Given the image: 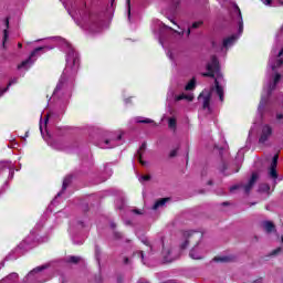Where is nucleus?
Returning <instances> with one entry per match:
<instances>
[{
  "instance_id": "nucleus-27",
  "label": "nucleus",
  "mask_w": 283,
  "mask_h": 283,
  "mask_svg": "<svg viewBox=\"0 0 283 283\" xmlns=\"http://www.w3.org/2000/svg\"><path fill=\"white\" fill-rule=\"evenodd\" d=\"M128 6V19L132 17V0H126Z\"/></svg>"
},
{
  "instance_id": "nucleus-16",
  "label": "nucleus",
  "mask_w": 283,
  "mask_h": 283,
  "mask_svg": "<svg viewBox=\"0 0 283 283\" xmlns=\"http://www.w3.org/2000/svg\"><path fill=\"white\" fill-rule=\"evenodd\" d=\"M233 258L231 256H214L213 259L214 262H222V263L231 262Z\"/></svg>"
},
{
  "instance_id": "nucleus-47",
  "label": "nucleus",
  "mask_w": 283,
  "mask_h": 283,
  "mask_svg": "<svg viewBox=\"0 0 283 283\" xmlns=\"http://www.w3.org/2000/svg\"><path fill=\"white\" fill-rule=\"evenodd\" d=\"M283 55V48L281 49V51L279 52L277 56H282Z\"/></svg>"
},
{
  "instance_id": "nucleus-42",
  "label": "nucleus",
  "mask_w": 283,
  "mask_h": 283,
  "mask_svg": "<svg viewBox=\"0 0 283 283\" xmlns=\"http://www.w3.org/2000/svg\"><path fill=\"white\" fill-rule=\"evenodd\" d=\"M124 264H129V258L127 256L124 258Z\"/></svg>"
},
{
  "instance_id": "nucleus-21",
  "label": "nucleus",
  "mask_w": 283,
  "mask_h": 283,
  "mask_svg": "<svg viewBox=\"0 0 283 283\" xmlns=\"http://www.w3.org/2000/svg\"><path fill=\"white\" fill-rule=\"evenodd\" d=\"M12 83H17V81H10L7 85V87H4L3 90L0 88V96H3V94H6V92H8V90H10V87L12 86Z\"/></svg>"
},
{
  "instance_id": "nucleus-3",
  "label": "nucleus",
  "mask_w": 283,
  "mask_h": 283,
  "mask_svg": "<svg viewBox=\"0 0 283 283\" xmlns=\"http://www.w3.org/2000/svg\"><path fill=\"white\" fill-rule=\"evenodd\" d=\"M271 136H273V127L269 124H264L261 127L259 144L260 145H265L270 140Z\"/></svg>"
},
{
  "instance_id": "nucleus-32",
  "label": "nucleus",
  "mask_w": 283,
  "mask_h": 283,
  "mask_svg": "<svg viewBox=\"0 0 283 283\" xmlns=\"http://www.w3.org/2000/svg\"><path fill=\"white\" fill-rule=\"evenodd\" d=\"M240 187H244V186L234 185V186L230 187V191H231V193H233V191H235V190L240 189Z\"/></svg>"
},
{
  "instance_id": "nucleus-39",
  "label": "nucleus",
  "mask_w": 283,
  "mask_h": 283,
  "mask_svg": "<svg viewBox=\"0 0 283 283\" xmlns=\"http://www.w3.org/2000/svg\"><path fill=\"white\" fill-rule=\"evenodd\" d=\"M137 253H138V255H140L142 260H145V252L139 251V252H137Z\"/></svg>"
},
{
  "instance_id": "nucleus-58",
  "label": "nucleus",
  "mask_w": 283,
  "mask_h": 283,
  "mask_svg": "<svg viewBox=\"0 0 283 283\" xmlns=\"http://www.w3.org/2000/svg\"><path fill=\"white\" fill-rule=\"evenodd\" d=\"M281 241L283 242V235L281 237Z\"/></svg>"
},
{
  "instance_id": "nucleus-53",
  "label": "nucleus",
  "mask_w": 283,
  "mask_h": 283,
  "mask_svg": "<svg viewBox=\"0 0 283 283\" xmlns=\"http://www.w3.org/2000/svg\"><path fill=\"white\" fill-rule=\"evenodd\" d=\"M208 185H209V186L213 185V180H209V181H208Z\"/></svg>"
},
{
  "instance_id": "nucleus-54",
  "label": "nucleus",
  "mask_w": 283,
  "mask_h": 283,
  "mask_svg": "<svg viewBox=\"0 0 283 283\" xmlns=\"http://www.w3.org/2000/svg\"><path fill=\"white\" fill-rule=\"evenodd\" d=\"M187 34H188V35L191 34V29H188Z\"/></svg>"
},
{
  "instance_id": "nucleus-31",
  "label": "nucleus",
  "mask_w": 283,
  "mask_h": 283,
  "mask_svg": "<svg viewBox=\"0 0 283 283\" xmlns=\"http://www.w3.org/2000/svg\"><path fill=\"white\" fill-rule=\"evenodd\" d=\"M202 21H197V22H193L192 23V28L196 30V29H198L200 25H202Z\"/></svg>"
},
{
  "instance_id": "nucleus-20",
  "label": "nucleus",
  "mask_w": 283,
  "mask_h": 283,
  "mask_svg": "<svg viewBox=\"0 0 283 283\" xmlns=\"http://www.w3.org/2000/svg\"><path fill=\"white\" fill-rule=\"evenodd\" d=\"M67 262H69L70 264H78V262H81V258H80V256H70V258L67 259Z\"/></svg>"
},
{
  "instance_id": "nucleus-56",
  "label": "nucleus",
  "mask_w": 283,
  "mask_h": 283,
  "mask_svg": "<svg viewBox=\"0 0 283 283\" xmlns=\"http://www.w3.org/2000/svg\"><path fill=\"white\" fill-rule=\"evenodd\" d=\"M265 188L268 189V191H269V189H271V187H269V185H265Z\"/></svg>"
},
{
  "instance_id": "nucleus-4",
  "label": "nucleus",
  "mask_w": 283,
  "mask_h": 283,
  "mask_svg": "<svg viewBox=\"0 0 283 283\" xmlns=\"http://www.w3.org/2000/svg\"><path fill=\"white\" fill-rule=\"evenodd\" d=\"M42 50H43V46H38V48H35V49L31 52L30 56H29L27 60L22 61V62L18 65V70H22V67H25L27 65H33V64H34V60H32V59H34V56H36V55L39 54V52H41Z\"/></svg>"
},
{
  "instance_id": "nucleus-28",
  "label": "nucleus",
  "mask_w": 283,
  "mask_h": 283,
  "mask_svg": "<svg viewBox=\"0 0 283 283\" xmlns=\"http://www.w3.org/2000/svg\"><path fill=\"white\" fill-rule=\"evenodd\" d=\"M244 31V22H242V20L239 22V34H242V32Z\"/></svg>"
},
{
  "instance_id": "nucleus-50",
  "label": "nucleus",
  "mask_w": 283,
  "mask_h": 283,
  "mask_svg": "<svg viewBox=\"0 0 283 283\" xmlns=\"http://www.w3.org/2000/svg\"><path fill=\"white\" fill-rule=\"evenodd\" d=\"M59 90H61V86H60V85H57V86L55 87V91H54V92H59Z\"/></svg>"
},
{
  "instance_id": "nucleus-2",
  "label": "nucleus",
  "mask_w": 283,
  "mask_h": 283,
  "mask_svg": "<svg viewBox=\"0 0 283 283\" xmlns=\"http://www.w3.org/2000/svg\"><path fill=\"white\" fill-rule=\"evenodd\" d=\"M207 71L206 73H202V76L209 77V78H216V74L220 72V61H218V56L212 55L210 63L206 66Z\"/></svg>"
},
{
  "instance_id": "nucleus-9",
  "label": "nucleus",
  "mask_w": 283,
  "mask_h": 283,
  "mask_svg": "<svg viewBox=\"0 0 283 283\" xmlns=\"http://www.w3.org/2000/svg\"><path fill=\"white\" fill-rule=\"evenodd\" d=\"M6 27L7 29L3 30V38H2V48L3 50H8V46L6 43H8V39L10 36V33L8 32V29L10 28V19H6Z\"/></svg>"
},
{
  "instance_id": "nucleus-26",
  "label": "nucleus",
  "mask_w": 283,
  "mask_h": 283,
  "mask_svg": "<svg viewBox=\"0 0 283 283\" xmlns=\"http://www.w3.org/2000/svg\"><path fill=\"white\" fill-rule=\"evenodd\" d=\"M81 63V60L78 59V56H74L73 57V67H78Z\"/></svg>"
},
{
  "instance_id": "nucleus-35",
  "label": "nucleus",
  "mask_w": 283,
  "mask_h": 283,
  "mask_svg": "<svg viewBox=\"0 0 283 283\" xmlns=\"http://www.w3.org/2000/svg\"><path fill=\"white\" fill-rule=\"evenodd\" d=\"M114 238H115L116 240H120V238H123V233H120V232H114Z\"/></svg>"
},
{
  "instance_id": "nucleus-33",
  "label": "nucleus",
  "mask_w": 283,
  "mask_h": 283,
  "mask_svg": "<svg viewBox=\"0 0 283 283\" xmlns=\"http://www.w3.org/2000/svg\"><path fill=\"white\" fill-rule=\"evenodd\" d=\"M142 242H143V244H145V247H149L150 251H151V243L149 242V240L144 239V240H142Z\"/></svg>"
},
{
  "instance_id": "nucleus-57",
  "label": "nucleus",
  "mask_w": 283,
  "mask_h": 283,
  "mask_svg": "<svg viewBox=\"0 0 283 283\" xmlns=\"http://www.w3.org/2000/svg\"><path fill=\"white\" fill-rule=\"evenodd\" d=\"M114 1H116V0H111L112 6H114Z\"/></svg>"
},
{
  "instance_id": "nucleus-19",
  "label": "nucleus",
  "mask_w": 283,
  "mask_h": 283,
  "mask_svg": "<svg viewBox=\"0 0 283 283\" xmlns=\"http://www.w3.org/2000/svg\"><path fill=\"white\" fill-rule=\"evenodd\" d=\"M276 87H277V84H275V83L269 85V87H268V98H270V96L273 94V92Z\"/></svg>"
},
{
  "instance_id": "nucleus-1",
  "label": "nucleus",
  "mask_w": 283,
  "mask_h": 283,
  "mask_svg": "<svg viewBox=\"0 0 283 283\" xmlns=\"http://www.w3.org/2000/svg\"><path fill=\"white\" fill-rule=\"evenodd\" d=\"M184 237L186 238L185 241L180 244L181 251H185L189 244H192V249L189 252V256L191 260H202V256L196 253V247L200 244V241L202 240V232L198 231H186L184 233Z\"/></svg>"
},
{
  "instance_id": "nucleus-24",
  "label": "nucleus",
  "mask_w": 283,
  "mask_h": 283,
  "mask_svg": "<svg viewBox=\"0 0 283 283\" xmlns=\"http://www.w3.org/2000/svg\"><path fill=\"white\" fill-rule=\"evenodd\" d=\"M280 81H282V75L280 73H276L273 83L277 85Z\"/></svg>"
},
{
  "instance_id": "nucleus-17",
  "label": "nucleus",
  "mask_w": 283,
  "mask_h": 283,
  "mask_svg": "<svg viewBox=\"0 0 283 283\" xmlns=\"http://www.w3.org/2000/svg\"><path fill=\"white\" fill-rule=\"evenodd\" d=\"M70 185H72V177H65L63 180V185H62V191H65L67 189V187H70Z\"/></svg>"
},
{
  "instance_id": "nucleus-46",
  "label": "nucleus",
  "mask_w": 283,
  "mask_h": 283,
  "mask_svg": "<svg viewBox=\"0 0 283 283\" xmlns=\"http://www.w3.org/2000/svg\"><path fill=\"white\" fill-rule=\"evenodd\" d=\"M111 229H116V223H111Z\"/></svg>"
},
{
  "instance_id": "nucleus-41",
  "label": "nucleus",
  "mask_w": 283,
  "mask_h": 283,
  "mask_svg": "<svg viewBox=\"0 0 283 283\" xmlns=\"http://www.w3.org/2000/svg\"><path fill=\"white\" fill-rule=\"evenodd\" d=\"M50 120V115H46L45 118H44V123L45 125H48V122Z\"/></svg>"
},
{
  "instance_id": "nucleus-55",
  "label": "nucleus",
  "mask_w": 283,
  "mask_h": 283,
  "mask_svg": "<svg viewBox=\"0 0 283 283\" xmlns=\"http://www.w3.org/2000/svg\"><path fill=\"white\" fill-rule=\"evenodd\" d=\"M105 145H109V139H106V140H105Z\"/></svg>"
},
{
  "instance_id": "nucleus-13",
  "label": "nucleus",
  "mask_w": 283,
  "mask_h": 283,
  "mask_svg": "<svg viewBox=\"0 0 283 283\" xmlns=\"http://www.w3.org/2000/svg\"><path fill=\"white\" fill-rule=\"evenodd\" d=\"M170 198H161L158 199L155 205L153 206V209H159V207H165V205H167V202H169Z\"/></svg>"
},
{
  "instance_id": "nucleus-25",
  "label": "nucleus",
  "mask_w": 283,
  "mask_h": 283,
  "mask_svg": "<svg viewBox=\"0 0 283 283\" xmlns=\"http://www.w3.org/2000/svg\"><path fill=\"white\" fill-rule=\"evenodd\" d=\"M137 123H143L145 125H149V124L154 123V120L149 119V118H145V119H137Z\"/></svg>"
},
{
  "instance_id": "nucleus-34",
  "label": "nucleus",
  "mask_w": 283,
  "mask_h": 283,
  "mask_svg": "<svg viewBox=\"0 0 283 283\" xmlns=\"http://www.w3.org/2000/svg\"><path fill=\"white\" fill-rule=\"evenodd\" d=\"M142 180L147 182V181L151 180V176L150 175H144V176H142Z\"/></svg>"
},
{
  "instance_id": "nucleus-37",
  "label": "nucleus",
  "mask_w": 283,
  "mask_h": 283,
  "mask_svg": "<svg viewBox=\"0 0 283 283\" xmlns=\"http://www.w3.org/2000/svg\"><path fill=\"white\" fill-rule=\"evenodd\" d=\"M264 105H266V99H264V97H262L261 102H260V107H264Z\"/></svg>"
},
{
  "instance_id": "nucleus-36",
  "label": "nucleus",
  "mask_w": 283,
  "mask_h": 283,
  "mask_svg": "<svg viewBox=\"0 0 283 283\" xmlns=\"http://www.w3.org/2000/svg\"><path fill=\"white\" fill-rule=\"evenodd\" d=\"M282 65H283V59L281 57L276 60V67H282Z\"/></svg>"
},
{
  "instance_id": "nucleus-15",
  "label": "nucleus",
  "mask_w": 283,
  "mask_h": 283,
  "mask_svg": "<svg viewBox=\"0 0 283 283\" xmlns=\"http://www.w3.org/2000/svg\"><path fill=\"white\" fill-rule=\"evenodd\" d=\"M210 105H211V94H208L203 97L202 107L203 109H210Z\"/></svg>"
},
{
  "instance_id": "nucleus-49",
  "label": "nucleus",
  "mask_w": 283,
  "mask_h": 283,
  "mask_svg": "<svg viewBox=\"0 0 283 283\" xmlns=\"http://www.w3.org/2000/svg\"><path fill=\"white\" fill-rule=\"evenodd\" d=\"M18 48L21 49L23 48V44L21 42L18 43Z\"/></svg>"
},
{
  "instance_id": "nucleus-12",
  "label": "nucleus",
  "mask_w": 283,
  "mask_h": 283,
  "mask_svg": "<svg viewBox=\"0 0 283 283\" xmlns=\"http://www.w3.org/2000/svg\"><path fill=\"white\" fill-rule=\"evenodd\" d=\"M238 40V36L230 35L223 40V48H229V45H233L235 41Z\"/></svg>"
},
{
  "instance_id": "nucleus-51",
  "label": "nucleus",
  "mask_w": 283,
  "mask_h": 283,
  "mask_svg": "<svg viewBox=\"0 0 283 283\" xmlns=\"http://www.w3.org/2000/svg\"><path fill=\"white\" fill-rule=\"evenodd\" d=\"M122 139H123V135H118L117 140H122Z\"/></svg>"
},
{
  "instance_id": "nucleus-59",
  "label": "nucleus",
  "mask_w": 283,
  "mask_h": 283,
  "mask_svg": "<svg viewBox=\"0 0 283 283\" xmlns=\"http://www.w3.org/2000/svg\"><path fill=\"white\" fill-rule=\"evenodd\" d=\"M201 193H205V190H201Z\"/></svg>"
},
{
  "instance_id": "nucleus-23",
  "label": "nucleus",
  "mask_w": 283,
  "mask_h": 283,
  "mask_svg": "<svg viewBox=\"0 0 283 283\" xmlns=\"http://www.w3.org/2000/svg\"><path fill=\"white\" fill-rule=\"evenodd\" d=\"M45 269H48V266H45V265L38 266V268L33 269L32 273H41V271H45Z\"/></svg>"
},
{
  "instance_id": "nucleus-48",
  "label": "nucleus",
  "mask_w": 283,
  "mask_h": 283,
  "mask_svg": "<svg viewBox=\"0 0 283 283\" xmlns=\"http://www.w3.org/2000/svg\"><path fill=\"white\" fill-rule=\"evenodd\" d=\"M222 207H229V202H227V201L223 202V203H222Z\"/></svg>"
},
{
  "instance_id": "nucleus-45",
  "label": "nucleus",
  "mask_w": 283,
  "mask_h": 283,
  "mask_svg": "<svg viewBox=\"0 0 283 283\" xmlns=\"http://www.w3.org/2000/svg\"><path fill=\"white\" fill-rule=\"evenodd\" d=\"M252 283H262V277L256 279L255 281H253Z\"/></svg>"
},
{
  "instance_id": "nucleus-40",
  "label": "nucleus",
  "mask_w": 283,
  "mask_h": 283,
  "mask_svg": "<svg viewBox=\"0 0 283 283\" xmlns=\"http://www.w3.org/2000/svg\"><path fill=\"white\" fill-rule=\"evenodd\" d=\"M271 3H273V0H265L264 1V6H271Z\"/></svg>"
},
{
  "instance_id": "nucleus-7",
  "label": "nucleus",
  "mask_w": 283,
  "mask_h": 283,
  "mask_svg": "<svg viewBox=\"0 0 283 283\" xmlns=\"http://www.w3.org/2000/svg\"><path fill=\"white\" fill-rule=\"evenodd\" d=\"M258 178H260L258 172H252L249 182L243 186L245 193H250V191H251V189H253V186L255 185V182H258Z\"/></svg>"
},
{
  "instance_id": "nucleus-44",
  "label": "nucleus",
  "mask_w": 283,
  "mask_h": 283,
  "mask_svg": "<svg viewBox=\"0 0 283 283\" xmlns=\"http://www.w3.org/2000/svg\"><path fill=\"white\" fill-rule=\"evenodd\" d=\"M134 211V213H136L137 216H140V213H143V212H140V210H138V209H135V210H133Z\"/></svg>"
},
{
  "instance_id": "nucleus-14",
  "label": "nucleus",
  "mask_w": 283,
  "mask_h": 283,
  "mask_svg": "<svg viewBox=\"0 0 283 283\" xmlns=\"http://www.w3.org/2000/svg\"><path fill=\"white\" fill-rule=\"evenodd\" d=\"M186 92H191L192 90H196V77H192L188 84L185 86Z\"/></svg>"
},
{
  "instance_id": "nucleus-11",
  "label": "nucleus",
  "mask_w": 283,
  "mask_h": 283,
  "mask_svg": "<svg viewBox=\"0 0 283 283\" xmlns=\"http://www.w3.org/2000/svg\"><path fill=\"white\" fill-rule=\"evenodd\" d=\"M263 229L266 233H273L275 231V223L273 221H263Z\"/></svg>"
},
{
  "instance_id": "nucleus-10",
  "label": "nucleus",
  "mask_w": 283,
  "mask_h": 283,
  "mask_svg": "<svg viewBox=\"0 0 283 283\" xmlns=\"http://www.w3.org/2000/svg\"><path fill=\"white\" fill-rule=\"evenodd\" d=\"M214 87H216V93L219 96V101H221V103H224V88L220 86V82H218V80H214Z\"/></svg>"
},
{
  "instance_id": "nucleus-18",
  "label": "nucleus",
  "mask_w": 283,
  "mask_h": 283,
  "mask_svg": "<svg viewBox=\"0 0 283 283\" xmlns=\"http://www.w3.org/2000/svg\"><path fill=\"white\" fill-rule=\"evenodd\" d=\"M176 101H193V95L181 94L176 97Z\"/></svg>"
},
{
  "instance_id": "nucleus-6",
  "label": "nucleus",
  "mask_w": 283,
  "mask_h": 283,
  "mask_svg": "<svg viewBox=\"0 0 283 283\" xmlns=\"http://www.w3.org/2000/svg\"><path fill=\"white\" fill-rule=\"evenodd\" d=\"M161 255H163L164 264H170V262H174V260H176V258H174V255H171V249L165 248L164 242H163Z\"/></svg>"
},
{
  "instance_id": "nucleus-43",
  "label": "nucleus",
  "mask_w": 283,
  "mask_h": 283,
  "mask_svg": "<svg viewBox=\"0 0 283 283\" xmlns=\"http://www.w3.org/2000/svg\"><path fill=\"white\" fill-rule=\"evenodd\" d=\"M276 118H277V120H282L283 114H277V115H276Z\"/></svg>"
},
{
  "instance_id": "nucleus-38",
  "label": "nucleus",
  "mask_w": 283,
  "mask_h": 283,
  "mask_svg": "<svg viewBox=\"0 0 283 283\" xmlns=\"http://www.w3.org/2000/svg\"><path fill=\"white\" fill-rule=\"evenodd\" d=\"M235 10L239 12L240 19H242V11H240V7L235 6Z\"/></svg>"
},
{
  "instance_id": "nucleus-8",
  "label": "nucleus",
  "mask_w": 283,
  "mask_h": 283,
  "mask_svg": "<svg viewBox=\"0 0 283 283\" xmlns=\"http://www.w3.org/2000/svg\"><path fill=\"white\" fill-rule=\"evenodd\" d=\"M145 151H147V142H144L139 147V149L137 150V159H138V163L143 165V167L147 165V161L143 160V154H145Z\"/></svg>"
},
{
  "instance_id": "nucleus-5",
  "label": "nucleus",
  "mask_w": 283,
  "mask_h": 283,
  "mask_svg": "<svg viewBox=\"0 0 283 283\" xmlns=\"http://www.w3.org/2000/svg\"><path fill=\"white\" fill-rule=\"evenodd\" d=\"M280 159V155L276 154L272 158V163L270 166L269 176L270 178H273L274 180L277 179V160Z\"/></svg>"
},
{
  "instance_id": "nucleus-30",
  "label": "nucleus",
  "mask_w": 283,
  "mask_h": 283,
  "mask_svg": "<svg viewBox=\"0 0 283 283\" xmlns=\"http://www.w3.org/2000/svg\"><path fill=\"white\" fill-rule=\"evenodd\" d=\"M280 253H282V248H276L275 250H273V251L271 252V255H277V254H280Z\"/></svg>"
},
{
  "instance_id": "nucleus-60",
  "label": "nucleus",
  "mask_w": 283,
  "mask_h": 283,
  "mask_svg": "<svg viewBox=\"0 0 283 283\" xmlns=\"http://www.w3.org/2000/svg\"><path fill=\"white\" fill-rule=\"evenodd\" d=\"M25 137H28V133H25Z\"/></svg>"
},
{
  "instance_id": "nucleus-29",
  "label": "nucleus",
  "mask_w": 283,
  "mask_h": 283,
  "mask_svg": "<svg viewBox=\"0 0 283 283\" xmlns=\"http://www.w3.org/2000/svg\"><path fill=\"white\" fill-rule=\"evenodd\" d=\"M178 156V149H172L169 154V158H176Z\"/></svg>"
},
{
  "instance_id": "nucleus-52",
  "label": "nucleus",
  "mask_w": 283,
  "mask_h": 283,
  "mask_svg": "<svg viewBox=\"0 0 283 283\" xmlns=\"http://www.w3.org/2000/svg\"><path fill=\"white\" fill-rule=\"evenodd\" d=\"M189 164V153H187V165Z\"/></svg>"
},
{
  "instance_id": "nucleus-22",
  "label": "nucleus",
  "mask_w": 283,
  "mask_h": 283,
  "mask_svg": "<svg viewBox=\"0 0 283 283\" xmlns=\"http://www.w3.org/2000/svg\"><path fill=\"white\" fill-rule=\"evenodd\" d=\"M176 125H177L176 118H174V117L169 118V120H168V127H169L170 129H176Z\"/></svg>"
}]
</instances>
